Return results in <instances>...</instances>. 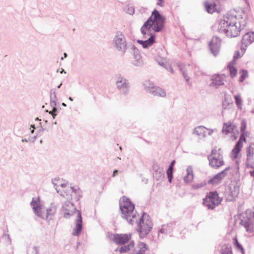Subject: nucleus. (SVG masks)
<instances>
[{"mask_svg":"<svg viewBox=\"0 0 254 254\" xmlns=\"http://www.w3.org/2000/svg\"><path fill=\"white\" fill-rule=\"evenodd\" d=\"M245 18L236 15L224 16L219 21L218 31L229 37H235L240 34L241 30L246 26Z\"/></svg>","mask_w":254,"mask_h":254,"instance_id":"nucleus-1","label":"nucleus"},{"mask_svg":"<svg viewBox=\"0 0 254 254\" xmlns=\"http://www.w3.org/2000/svg\"><path fill=\"white\" fill-rule=\"evenodd\" d=\"M53 183L57 192L61 195L71 200L79 199L81 190L78 187L72 186L68 181L61 178L55 179Z\"/></svg>","mask_w":254,"mask_h":254,"instance_id":"nucleus-2","label":"nucleus"},{"mask_svg":"<svg viewBox=\"0 0 254 254\" xmlns=\"http://www.w3.org/2000/svg\"><path fill=\"white\" fill-rule=\"evenodd\" d=\"M165 18L157 10H154L150 18L141 28L142 34L148 36L152 35V32H158L164 26Z\"/></svg>","mask_w":254,"mask_h":254,"instance_id":"nucleus-3","label":"nucleus"},{"mask_svg":"<svg viewBox=\"0 0 254 254\" xmlns=\"http://www.w3.org/2000/svg\"><path fill=\"white\" fill-rule=\"evenodd\" d=\"M120 209L122 217L125 218L130 224H133L137 221L139 215L134 211V206L129 199L123 197L120 202Z\"/></svg>","mask_w":254,"mask_h":254,"instance_id":"nucleus-4","label":"nucleus"},{"mask_svg":"<svg viewBox=\"0 0 254 254\" xmlns=\"http://www.w3.org/2000/svg\"><path fill=\"white\" fill-rule=\"evenodd\" d=\"M208 159L209 165L213 168L218 169L224 164L220 149L213 148Z\"/></svg>","mask_w":254,"mask_h":254,"instance_id":"nucleus-5","label":"nucleus"},{"mask_svg":"<svg viewBox=\"0 0 254 254\" xmlns=\"http://www.w3.org/2000/svg\"><path fill=\"white\" fill-rule=\"evenodd\" d=\"M222 201V198L219 196L217 191H211L208 193L203 200L204 205L209 209H213L218 206Z\"/></svg>","mask_w":254,"mask_h":254,"instance_id":"nucleus-6","label":"nucleus"},{"mask_svg":"<svg viewBox=\"0 0 254 254\" xmlns=\"http://www.w3.org/2000/svg\"><path fill=\"white\" fill-rule=\"evenodd\" d=\"M152 222L149 216L143 214L140 219L138 231L141 238L144 237L147 235L151 229Z\"/></svg>","mask_w":254,"mask_h":254,"instance_id":"nucleus-7","label":"nucleus"},{"mask_svg":"<svg viewBox=\"0 0 254 254\" xmlns=\"http://www.w3.org/2000/svg\"><path fill=\"white\" fill-rule=\"evenodd\" d=\"M145 86L147 89L154 96L165 97L166 95L164 90L159 87H155L154 84L149 81L146 82Z\"/></svg>","mask_w":254,"mask_h":254,"instance_id":"nucleus-8","label":"nucleus"},{"mask_svg":"<svg viewBox=\"0 0 254 254\" xmlns=\"http://www.w3.org/2000/svg\"><path fill=\"white\" fill-rule=\"evenodd\" d=\"M114 42L118 50L124 51L127 47L125 37L122 33H118L115 37Z\"/></svg>","mask_w":254,"mask_h":254,"instance_id":"nucleus-9","label":"nucleus"},{"mask_svg":"<svg viewBox=\"0 0 254 254\" xmlns=\"http://www.w3.org/2000/svg\"><path fill=\"white\" fill-rule=\"evenodd\" d=\"M247 161L246 165L247 168L254 167V143L246 148Z\"/></svg>","mask_w":254,"mask_h":254,"instance_id":"nucleus-10","label":"nucleus"},{"mask_svg":"<svg viewBox=\"0 0 254 254\" xmlns=\"http://www.w3.org/2000/svg\"><path fill=\"white\" fill-rule=\"evenodd\" d=\"M218 0H214L213 1H206L204 3L205 10L209 13L212 14L215 12H219L221 11L220 7L216 2Z\"/></svg>","mask_w":254,"mask_h":254,"instance_id":"nucleus-11","label":"nucleus"},{"mask_svg":"<svg viewBox=\"0 0 254 254\" xmlns=\"http://www.w3.org/2000/svg\"><path fill=\"white\" fill-rule=\"evenodd\" d=\"M254 42V32H249L244 34L241 40V46L247 49Z\"/></svg>","mask_w":254,"mask_h":254,"instance_id":"nucleus-12","label":"nucleus"},{"mask_svg":"<svg viewBox=\"0 0 254 254\" xmlns=\"http://www.w3.org/2000/svg\"><path fill=\"white\" fill-rule=\"evenodd\" d=\"M226 75L225 74H215L211 77V84L215 87L223 85L226 81Z\"/></svg>","mask_w":254,"mask_h":254,"instance_id":"nucleus-13","label":"nucleus"},{"mask_svg":"<svg viewBox=\"0 0 254 254\" xmlns=\"http://www.w3.org/2000/svg\"><path fill=\"white\" fill-rule=\"evenodd\" d=\"M221 44V40L218 37H213L209 43V46L212 53L216 55L219 53Z\"/></svg>","mask_w":254,"mask_h":254,"instance_id":"nucleus-14","label":"nucleus"},{"mask_svg":"<svg viewBox=\"0 0 254 254\" xmlns=\"http://www.w3.org/2000/svg\"><path fill=\"white\" fill-rule=\"evenodd\" d=\"M32 207L38 216H42V213L44 211V208L41 203L39 197L34 198L31 203Z\"/></svg>","mask_w":254,"mask_h":254,"instance_id":"nucleus-15","label":"nucleus"},{"mask_svg":"<svg viewBox=\"0 0 254 254\" xmlns=\"http://www.w3.org/2000/svg\"><path fill=\"white\" fill-rule=\"evenodd\" d=\"M63 211L64 217L67 218L75 212L76 208L72 203L67 201L63 205Z\"/></svg>","mask_w":254,"mask_h":254,"instance_id":"nucleus-16","label":"nucleus"},{"mask_svg":"<svg viewBox=\"0 0 254 254\" xmlns=\"http://www.w3.org/2000/svg\"><path fill=\"white\" fill-rule=\"evenodd\" d=\"M229 169V168L228 167L226 168L225 170L218 173L213 178L211 179L208 183L212 185L219 184L227 175V171Z\"/></svg>","mask_w":254,"mask_h":254,"instance_id":"nucleus-17","label":"nucleus"},{"mask_svg":"<svg viewBox=\"0 0 254 254\" xmlns=\"http://www.w3.org/2000/svg\"><path fill=\"white\" fill-rule=\"evenodd\" d=\"M130 239V235L127 234H116L113 236V240L118 245H123Z\"/></svg>","mask_w":254,"mask_h":254,"instance_id":"nucleus-18","label":"nucleus"},{"mask_svg":"<svg viewBox=\"0 0 254 254\" xmlns=\"http://www.w3.org/2000/svg\"><path fill=\"white\" fill-rule=\"evenodd\" d=\"M82 230V217L81 213L79 211L77 213V219L76 220V226L73 229L72 234L74 236H78L79 235Z\"/></svg>","mask_w":254,"mask_h":254,"instance_id":"nucleus-19","label":"nucleus"},{"mask_svg":"<svg viewBox=\"0 0 254 254\" xmlns=\"http://www.w3.org/2000/svg\"><path fill=\"white\" fill-rule=\"evenodd\" d=\"M227 69L228 70L229 75L232 79L235 78L238 74V70L236 66V63L231 62L227 65Z\"/></svg>","mask_w":254,"mask_h":254,"instance_id":"nucleus-20","label":"nucleus"},{"mask_svg":"<svg viewBox=\"0 0 254 254\" xmlns=\"http://www.w3.org/2000/svg\"><path fill=\"white\" fill-rule=\"evenodd\" d=\"M236 129V126L231 122L225 123L223 124L222 131L225 134L234 132Z\"/></svg>","mask_w":254,"mask_h":254,"instance_id":"nucleus-21","label":"nucleus"},{"mask_svg":"<svg viewBox=\"0 0 254 254\" xmlns=\"http://www.w3.org/2000/svg\"><path fill=\"white\" fill-rule=\"evenodd\" d=\"M150 36V37L148 40L145 41L138 40V43L141 44L143 48H147L151 46L155 42V37L151 35Z\"/></svg>","mask_w":254,"mask_h":254,"instance_id":"nucleus-22","label":"nucleus"},{"mask_svg":"<svg viewBox=\"0 0 254 254\" xmlns=\"http://www.w3.org/2000/svg\"><path fill=\"white\" fill-rule=\"evenodd\" d=\"M243 146L240 145L239 143H236L235 147L231 152V157L233 159H236L241 151Z\"/></svg>","mask_w":254,"mask_h":254,"instance_id":"nucleus-23","label":"nucleus"},{"mask_svg":"<svg viewBox=\"0 0 254 254\" xmlns=\"http://www.w3.org/2000/svg\"><path fill=\"white\" fill-rule=\"evenodd\" d=\"M246 51V49L245 48H243L242 47H240V51H236L235 52V53L233 56V60L232 62H234L236 63V61L241 58L243 56L244 54L245 53Z\"/></svg>","mask_w":254,"mask_h":254,"instance_id":"nucleus-24","label":"nucleus"},{"mask_svg":"<svg viewBox=\"0 0 254 254\" xmlns=\"http://www.w3.org/2000/svg\"><path fill=\"white\" fill-rule=\"evenodd\" d=\"M249 76V72L247 70L242 69L239 71V77L238 79L239 82L241 83Z\"/></svg>","mask_w":254,"mask_h":254,"instance_id":"nucleus-25","label":"nucleus"},{"mask_svg":"<svg viewBox=\"0 0 254 254\" xmlns=\"http://www.w3.org/2000/svg\"><path fill=\"white\" fill-rule=\"evenodd\" d=\"M236 104L239 110L242 109L243 100L240 95H236L234 96Z\"/></svg>","mask_w":254,"mask_h":254,"instance_id":"nucleus-26","label":"nucleus"},{"mask_svg":"<svg viewBox=\"0 0 254 254\" xmlns=\"http://www.w3.org/2000/svg\"><path fill=\"white\" fill-rule=\"evenodd\" d=\"M244 226L247 232L249 233H253L254 232V225L253 224L249 222H245Z\"/></svg>","mask_w":254,"mask_h":254,"instance_id":"nucleus-27","label":"nucleus"},{"mask_svg":"<svg viewBox=\"0 0 254 254\" xmlns=\"http://www.w3.org/2000/svg\"><path fill=\"white\" fill-rule=\"evenodd\" d=\"M233 105V103L229 99L225 98L222 103V108L223 110L228 109L230 106Z\"/></svg>","mask_w":254,"mask_h":254,"instance_id":"nucleus-28","label":"nucleus"},{"mask_svg":"<svg viewBox=\"0 0 254 254\" xmlns=\"http://www.w3.org/2000/svg\"><path fill=\"white\" fill-rule=\"evenodd\" d=\"M134 246V243L131 242L127 246H124L121 248L120 251L121 253H125L130 250V249L132 248Z\"/></svg>","mask_w":254,"mask_h":254,"instance_id":"nucleus-29","label":"nucleus"},{"mask_svg":"<svg viewBox=\"0 0 254 254\" xmlns=\"http://www.w3.org/2000/svg\"><path fill=\"white\" fill-rule=\"evenodd\" d=\"M248 135V133H242L238 142L237 143H239L240 145H243V142L246 141V137Z\"/></svg>","mask_w":254,"mask_h":254,"instance_id":"nucleus-30","label":"nucleus"},{"mask_svg":"<svg viewBox=\"0 0 254 254\" xmlns=\"http://www.w3.org/2000/svg\"><path fill=\"white\" fill-rule=\"evenodd\" d=\"M234 245L237 248V250L240 251L242 253L244 254L245 251L242 246L239 243L237 237H235L234 239Z\"/></svg>","mask_w":254,"mask_h":254,"instance_id":"nucleus-31","label":"nucleus"},{"mask_svg":"<svg viewBox=\"0 0 254 254\" xmlns=\"http://www.w3.org/2000/svg\"><path fill=\"white\" fill-rule=\"evenodd\" d=\"M205 129L204 127L200 126L195 128L194 132L197 135H202L204 133Z\"/></svg>","mask_w":254,"mask_h":254,"instance_id":"nucleus-32","label":"nucleus"},{"mask_svg":"<svg viewBox=\"0 0 254 254\" xmlns=\"http://www.w3.org/2000/svg\"><path fill=\"white\" fill-rule=\"evenodd\" d=\"M173 168L169 167L166 172L167 177L170 183H171L173 179Z\"/></svg>","mask_w":254,"mask_h":254,"instance_id":"nucleus-33","label":"nucleus"},{"mask_svg":"<svg viewBox=\"0 0 254 254\" xmlns=\"http://www.w3.org/2000/svg\"><path fill=\"white\" fill-rule=\"evenodd\" d=\"M139 247L140 250L139 251L138 254H144L147 250V246L143 243H141L140 244Z\"/></svg>","mask_w":254,"mask_h":254,"instance_id":"nucleus-34","label":"nucleus"},{"mask_svg":"<svg viewBox=\"0 0 254 254\" xmlns=\"http://www.w3.org/2000/svg\"><path fill=\"white\" fill-rule=\"evenodd\" d=\"M247 123L245 120H243L241 124L240 130L242 133H248V131H246V129L247 128Z\"/></svg>","mask_w":254,"mask_h":254,"instance_id":"nucleus-35","label":"nucleus"},{"mask_svg":"<svg viewBox=\"0 0 254 254\" xmlns=\"http://www.w3.org/2000/svg\"><path fill=\"white\" fill-rule=\"evenodd\" d=\"M185 69V71H183V75L184 77L186 78V81L188 82L189 81V78L187 77V73H186L188 72L190 70L191 68L190 67V66L184 67V68Z\"/></svg>","mask_w":254,"mask_h":254,"instance_id":"nucleus-36","label":"nucleus"},{"mask_svg":"<svg viewBox=\"0 0 254 254\" xmlns=\"http://www.w3.org/2000/svg\"><path fill=\"white\" fill-rule=\"evenodd\" d=\"M224 247H225L224 249H225L226 252H222L221 254H232L231 249L227 247V246H224Z\"/></svg>","mask_w":254,"mask_h":254,"instance_id":"nucleus-37","label":"nucleus"},{"mask_svg":"<svg viewBox=\"0 0 254 254\" xmlns=\"http://www.w3.org/2000/svg\"><path fill=\"white\" fill-rule=\"evenodd\" d=\"M164 0H157V4L160 6H163L164 5Z\"/></svg>","mask_w":254,"mask_h":254,"instance_id":"nucleus-38","label":"nucleus"},{"mask_svg":"<svg viewBox=\"0 0 254 254\" xmlns=\"http://www.w3.org/2000/svg\"><path fill=\"white\" fill-rule=\"evenodd\" d=\"M56 111H57V109L56 108H54L53 110L49 112V113L52 115L53 118H55V116H56V114H55V112Z\"/></svg>","mask_w":254,"mask_h":254,"instance_id":"nucleus-39","label":"nucleus"},{"mask_svg":"<svg viewBox=\"0 0 254 254\" xmlns=\"http://www.w3.org/2000/svg\"><path fill=\"white\" fill-rule=\"evenodd\" d=\"M188 178H189V180H188L189 181H191L192 179V175L189 174L188 176L185 177V180L186 181Z\"/></svg>","mask_w":254,"mask_h":254,"instance_id":"nucleus-40","label":"nucleus"},{"mask_svg":"<svg viewBox=\"0 0 254 254\" xmlns=\"http://www.w3.org/2000/svg\"><path fill=\"white\" fill-rule=\"evenodd\" d=\"M251 168L253 170L250 171V174L252 177H254V167Z\"/></svg>","mask_w":254,"mask_h":254,"instance_id":"nucleus-41","label":"nucleus"},{"mask_svg":"<svg viewBox=\"0 0 254 254\" xmlns=\"http://www.w3.org/2000/svg\"><path fill=\"white\" fill-rule=\"evenodd\" d=\"M128 10H129L128 13L129 14H132L134 13V8L132 7H130V9L128 8Z\"/></svg>","mask_w":254,"mask_h":254,"instance_id":"nucleus-42","label":"nucleus"},{"mask_svg":"<svg viewBox=\"0 0 254 254\" xmlns=\"http://www.w3.org/2000/svg\"><path fill=\"white\" fill-rule=\"evenodd\" d=\"M175 163V160L172 161V162H171V164H170V165L169 166V167L173 168L174 165Z\"/></svg>","mask_w":254,"mask_h":254,"instance_id":"nucleus-43","label":"nucleus"},{"mask_svg":"<svg viewBox=\"0 0 254 254\" xmlns=\"http://www.w3.org/2000/svg\"><path fill=\"white\" fill-rule=\"evenodd\" d=\"M118 171L117 170H115L113 172V177L116 176V175L118 174Z\"/></svg>","mask_w":254,"mask_h":254,"instance_id":"nucleus-44","label":"nucleus"},{"mask_svg":"<svg viewBox=\"0 0 254 254\" xmlns=\"http://www.w3.org/2000/svg\"><path fill=\"white\" fill-rule=\"evenodd\" d=\"M31 127H32V128H33V129H31V132L32 133H33L34 132V128H35V127H34V126H33V125H31Z\"/></svg>","mask_w":254,"mask_h":254,"instance_id":"nucleus-45","label":"nucleus"},{"mask_svg":"<svg viewBox=\"0 0 254 254\" xmlns=\"http://www.w3.org/2000/svg\"><path fill=\"white\" fill-rule=\"evenodd\" d=\"M64 58H66L67 57V54L66 53H64Z\"/></svg>","mask_w":254,"mask_h":254,"instance_id":"nucleus-46","label":"nucleus"},{"mask_svg":"<svg viewBox=\"0 0 254 254\" xmlns=\"http://www.w3.org/2000/svg\"><path fill=\"white\" fill-rule=\"evenodd\" d=\"M248 10H250V5L249 4H248Z\"/></svg>","mask_w":254,"mask_h":254,"instance_id":"nucleus-47","label":"nucleus"},{"mask_svg":"<svg viewBox=\"0 0 254 254\" xmlns=\"http://www.w3.org/2000/svg\"><path fill=\"white\" fill-rule=\"evenodd\" d=\"M69 100H70L71 101H72V98H71V97H69Z\"/></svg>","mask_w":254,"mask_h":254,"instance_id":"nucleus-48","label":"nucleus"},{"mask_svg":"<svg viewBox=\"0 0 254 254\" xmlns=\"http://www.w3.org/2000/svg\"><path fill=\"white\" fill-rule=\"evenodd\" d=\"M120 83H121V82H118V84H120Z\"/></svg>","mask_w":254,"mask_h":254,"instance_id":"nucleus-49","label":"nucleus"}]
</instances>
